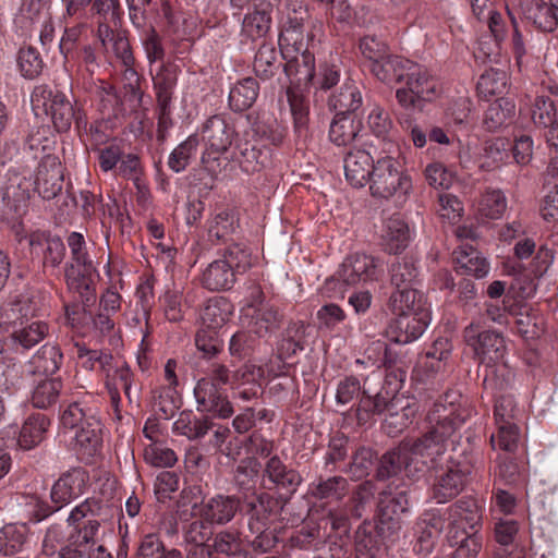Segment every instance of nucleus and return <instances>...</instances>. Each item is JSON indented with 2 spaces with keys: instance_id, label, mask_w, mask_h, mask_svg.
Here are the masks:
<instances>
[{
  "instance_id": "obj_24",
  "label": "nucleus",
  "mask_w": 558,
  "mask_h": 558,
  "mask_svg": "<svg viewBox=\"0 0 558 558\" xmlns=\"http://www.w3.org/2000/svg\"><path fill=\"white\" fill-rule=\"evenodd\" d=\"M376 160L364 149L349 151L344 157V173L348 182L354 187L368 183Z\"/></svg>"
},
{
  "instance_id": "obj_53",
  "label": "nucleus",
  "mask_w": 558,
  "mask_h": 558,
  "mask_svg": "<svg viewBox=\"0 0 558 558\" xmlns=\"http://www.w3.org/2000/svg\"><path fill=\"white\" fill-rule=\"evenodd\" d=\"M279 54L270 44H262L254 58V72L256 76L266 81L271 78L281 65Z\"/></svg>"
},
{
  "instance_id": "obj_19",
  "label": "nucleus",
  "mask_w": 558,
  "mask_h": 558,
  "mask_svg": "<svg viewBox=\"0 0 558 558\" xmlns=\"http://www.w3.org/2000/svg\"><path fill=\"white\" fill-rule=\"evenodd\" d=\"M241 510V499L235 495H216L202 504L199 514L203 521L211 524H227Z\"/></svg>"
},
{
  "instance_id": "obj_20",
  "label": "nucleus",
  "mask_w": 558,
  "mask_h": 558,
  "mask_svg": "<svg viewBox=\"0 0 558 558\" xmlns=\"http://www.w3.org/2000/svg\"><path fill=\"white\" fill-rule=\"evenodd\" d=\"M87 474L82 468H73L63 473L51 488V500L58 508L68 505L72 499L83 494Z\"/></svg>"
},
{
  "instance_id": "obj_12",
  "label": "nucleus",
  "mask_w": 558,
  "mask_h": 558,
  "mask_svg": "<svg viewBox=\"0 0 558 558\" xmlns=\"http://www.w3.org/2000/svg\"><path fill=\"white\" fill-rule=\"evenodd\" d=\"M194 396L197 410L211 413L220 418L231 417L234 413L232 402L226 395V390L218 387L209 378H201L195 388Z\"/></svg>"
},
{
  "instance_id": "obj_25",
  "label": "nucleus",
  "mask_w": 558,
  "mask_h": 558,
  "mask_svg": "<svg viewBox=\"0 0 558 558\" xmlns=\"http://www.w3.org/2000/svg\"><path fill=\"white\" fill-rule=\"evenodd\" d=\"M414 62L401 56L387 54L378 63L369 65L373 75L385 84L402 83Z\"/></svg>"
},
{
  "instance_id": "obj_35",
  "label": "nucleus",
  "mask_w": 558,
  "mask_h": 558,
  "mask_svg": "<svg viewBox=\"0 0 558 558\" xmlns=\"http://www.w3.org/2000/svg\"><path fill=\"white\" fill-rule=\"evenodd\" d=\"M409 227L400 217H390L385 222L381 233L383 250L389 254H399L409 243Z\"/></svg>"
},
{
  "instance_id": "obj_5",
  "label": "nucleus",
  "mask_w": 558,
  "mask_h": 558,
  "mask_svg": "<svg viewBox=\"0 0 558 558\" xmlns=\"http://www.w3.org/2000/svg\"><path fill=\"white\" fill-rule=\"evenodd\" d=\"M303 482L301 473L278 456L268 458L260 471L259 488L284 498L287 504Z\"/></svg>"
},
{
  "instance_id": "obj_52",
  "label": "nucleus",
  "mask_w": 558,
  "mask_h": 558,
  "mask_svg": "<svg viewBox=\"0 0 558 558\" xmlns=\"http://www.w3.org/2000/svg\"><path fill=\"white\" fill-rule=\"evenodd\" d=\"M287 98L293 118V129L298 138L308 135L310 108L303 96L296 94L291 87L287 89Z\"/></svg>"
},
{
  "instance_id": "obj_17",
  "label": "nucleus",
  "mask_w": 558,
  "mask_h": 558,
  "mask_svg": "<svg viewBox=\"0 0 558 558\" xmlns=\"http://www.w3.org/2000/svg\"><path fill=\"white\" fill-rule=\"evenodd\" d=\"M63 170L58 157L47 154L36 171L35 187L44 199L54 198L62 190Z\"/></svg>"
},
{
  "instance_id": "obj_50",
  "label": "nucleus",
  "mask_w": 558,
  "mask_h": 558,
  "mask_svg": "<svg viewBox=\"0 0 558 558\" xmlns=\"http://www.w3.org/2000/svg\"><path fill=\"white\" fill-rule=\"evenodd\" d=\"M508 75L499 69H488L478 78L476 90L481 98L488 99L493 96H500L506 93Z\"/></svg>"
},
{
  "instance_id": "obj_31",
  "label": "nucleus",
  "mask_w": 558,
  "mask_h": 558,
  "mask_svg": "<svg viewBox=\"0 0 558 558\" xmlns=\"http://www.w3.org/2000/svg\"><path fill=\"white\" fill-rule=\"evenodd\" d=\"M453 262L458 274L472 275L477 279L486 277L490 269L487 259L472 246H464L454 251Z\"/></svg>"
},
{
  "instance_id": "obj_2",
  "label": "nucleus",
  "mask_w": 558,
  "mask_h": 558,
  "mask_svg": "<svg viewBox=\"0 0 558 558\" xmlns=\"http://www.w3.org/2000/svg\"><path fill=\"white\" fill-rule=\"evenodd\" d=\"M102 512V502L95 498H87L71 511L68 522L74 529L60 547L59 558H112L105 545L112 529Z\"/></svg>"
},
{
  "instance_id": "obj_29",
  "label": "nucleus",
  "mask_w": 558,
  "mask_h": 558,
  "mask_svg": "<svg viewBox=\"0 0 558 558\" xmlns=\"http://www.w3.org/2000/svg\"><path fill=\"white\" fill-rule=\"evenodd\" d=\"M236 160L246 173L260 171L270 160V150L257 141H244L236 145Z\"/></svg>"
},
{
  "instance_id": "obj_58",
  "label": "nucleus",
  "mask_w": 558,
  "mask_h": 558,
  "mask_svg": "<svg viewBox=\"0 0 558 558\" xmlns=\"http://www.w3.org/2000/svg\"><path fill=\"white\" fill-rule=\"evenodd\" d=\"M307 16L306 10L299 5V9H293L292 13H288L287 21L283 23L279 41L290 45H296L303 39V26Z\"/></svg>"
},
{
  "instance_id": "obj_41",
  "label": "nucleus",
  "mask_w": 558,
  "mask_h": 558,
  "mask_svg": "<svg viewBox=\"0 0 558 558\" xmlns=\"http://www.w3.org/2000/svg\"><path fill=\"white\" fill-rule=\"evenodd\" d=\"M49 425L50 421L45 414L35 413L29 415L20 432V447L29 450L38 446L44 440Z\"/></svg>"
},
{
  "instance_id": "obj_40",
  "label": "nucleus",
  "mask_w": 558,
  "mask_h": 558,
  "mask_svg": "<svg viewBox=\"0 0 558 558\" xmlns=\"http://www.w3.org/2000/svg\"><path fill=\"white\" fill-rule=\"evenodd\" d=\"M29 244L33 251L41 248L45 269L57 268L65 256V245L59 236L32 235Z\"/></svg>"
},
{
  "instance_id": "obj_26",
  "label": "nucleus",
  "mask_w": 558,
  "mask_h": 558,
  "mask_svg": "<svg viewBox=\"0 0 558 558\" xmlns=\"http://www.w3.org/2000/svg\"><path fill=\"white\" fill-rule=\"evenodd\" d=\"M262 368L252 364H245L239 368L234 374L239 383L233 387L232 399L236 403L239 401L245 403L257 400L263 390L256 378L262 377Z\"/></svg>"
},
{
  "instance_id": "obj_63",
  "label": "nucleus",
  "mask_w": 558,
  "mask_h": 558,
  "mask_svg": "<svg viewBox=\"0 0 558 558\" xmlns=\"http://www.w3.org/2000/svg\"><path fill=\"white\" fill-rule=\"evenodd\" d=\"M378 534H373V525L364 521L355 532V549L360 558H375L378 549Z\"/></svg>"
},
{
  "instance_id": "obj_4",
  "label": "nucleus",
  "mask_w": 558,
  "mask_h": 558,
  "mask_svg": "<svg viewBox=\"0 0 558 558\" xmlns=\"http://www.w3.org/2000/svg\"><path fill=\"white\" fill-rule=\"evenodd\" d=\"M377 157L369 178V192L373 197L389 199L396 197L405 202L413 190L412 179L395 149Z\"/></svg>"
},
{
  "instance_id": "obj_64",
  "label": "nucleus",
  "mask_w": 558,
  "mask_h": 558,
  "mask_svg": "<svg viewBox=\"0 0 558 558\" xmlns=\"http://www.w3.org/2000/svg\"><path fill=\"white\" fill-rule=\"evenodd\" d=\"M137 558H183L178 549L167 550L162 541L155 534L144 536L137 550Z\"/></svg>"
},
{
  "instance_id": "obj_38",
  "label": "nucleus",
  "mask_w": 558,
  "mask_h": 558,
  "mask_svg": "<svg viewBox=\"0 0 558 558\" xmlns=\"http://www.w3.org/2000/svg\"><path fill=\"white\" fill-rule=\"evenodd\" d=\"M213 548L216 553L229 557L248 558L245 537L238 529H226L214 537Z\"/></svg>"
},
{
  "instance_id": "obj_54",
  "label": "nucleus",
  "mask_w": 558,
  "mask_h": 558,
  "mask_svg": "<svg viewBox=\"0 0 558 558\" xmlns=\"http://www.w3.org/2000/svg\"><path fill=\"white\" fill-rule=\"evenodd\" d=\"M49 335V326L46 322H28L12 331L11 338L24 349H31Z\"/></svg>"
},
{
  "instance_id": "obj_36",
  "label": "nucleus",
  "mask_w": 558,
  "mask_h": 558,
  "mask_svg": "<svg viewBox=\"0 0 558 558\" xmlns=\"http://www.w3.org/2000/svg\"><path fill=\"white\" fill-rule=\"evenodd\" d=\"M511 141L505 137H496L485 142L483 153L478 157V168L490 172L505 165L510 156Z\"/></svg>"
},
{
  "instance_id": "obj_46",
  "label": "nucleus",
  "mask_w": 558,
  "mask_h": 558,
  "mask_svg": "<svg viewBox=\"0 0 558 558\" xmlns=\"http://www.w3.org/2000/svg\"><path fill=\"white\" fill-rule=\"evenodd\" d=\"M348 489L349 482L343 476H319L315 483L311 484L308 493L315 499L331 498L336 500H341L347 495Z\"/></svg>"
},
{
  "instance_id": "obj_42",
  "label": "nucleus",
  "mask_w": 558,
  "mask_h": 558,
  "mask_svg": "<svg viewBox=\"0 0 558 558\" xmlns=\"http://www.w3.org/2000/svg\"><path fill=\"white\" fill-rule=\"evenodd\" d=\"M214 426L211 418L208 416H197L192 411H183L174 422L173 429L194 440L203 438Z\"/></svg>"
},
{
  "instance_id": "obj_37",
  "label": "nucleus",
  "mask_w": 558,
  "mask_h": 558,
  "mask_svg": "<svg viewBox=\"0 0 558 558\" xmlns=\"http://www.w3.org/2000/svg\"><path fill=\"white\" fill-rule=\"evenodd\" d=\"M259 94L258 82L251 76L239 80L230 89L229 107L234 112L248 110Z\"/></svg>"
},
{
  "instance_id": "obj_56",
  "label": "nucleus",
  "mask_w": 558,
  "mask_h": 558,
  "mask_svg": "<svg viewBox=\"0 0 558 558\" xmlns=\"http://www.w3.org/2000/svg\"><path fill=\"white\" fill-rule=\"evenodd\" d=\"M199 145L197 135H190L185 141L179 144L170 154L168 159L169 168L174 172H181L186 169L192 158L196 155Z\"/></svg>"
},
{
  "instance_id": "obj_43",
  "label": "nucleus",
  "mask_w": 558,
  "mask_h": 558,
  "mask_svg": "<svg viewBox=\"0 0 558 558\" xmlns=\"http://www.w3.org/2000/svg\"><path fill=\"white\" fill-rule=\"evenodd\" d=\"M342 63L339 60H325L319 62L315 69L312 86L315 88V96L338 88L341 82Z\"/></svg>"
},
{
  "instance_id": "obj_14",
  "label": "nucleus",
  "mask_w": 558,
  "mask_h": 558,
  "mask_svg": "<svg viewBox=\"0 0 558 558\" xmlns=\"http://www.w3.org/2000/svg\"><path fill=\"white\" fill-rule=\"evenodd\" d=\"M449 535L480 532L482 527V511L473 498H461L447 509Z\"/></svg>"
},
{
  "instance_id": "obj_60",
  "label": "nucleus",
  "mask_w": 558,
  "mask_h": 558,
  "mask_svg": "<svg viewBox=\"0 0 558 558\" xmlns=\"http://www.w3.org/2000/svg\"><path fill=\"white\" fill-rule=\"evenodd\" d=\"M63 362V354L57 344L46 343L34 356V364L38 372L46 375L56 374Z\"/></svg>"
},
{
  "instance_id": "obj_34",
  "label": "nucleus",
  "mask_w": 558,
  "mask_h": 558,
  "mask_svg": "<svg viewBox=\"0 0 558 558\" xmlns=\"http://www.w3.org/2000/svg\"><path fill=\"white\" fill-rule=\"evenodd\" d=\"M354 117L335 113L328 132L331 143L337 146H347L356 140L363 129V123L361 119Z\"/></svg>"
},
{
  "instance_id": "obj_16",
  "label": "nucleus",
  "mask_w": 558,
  "mask_h": 558,
  "mask_svg": "<svg viewBox=\"0 0 558 558\" xmlns=\"http://www.w3.org/2000/svg\"><path fill=\"white\" fill-rule=\"evenodd\" d=\"M379 271L378 259L371 255L355 253L344 259L338 275L345 286H355L360 282L377 280Z\"/></svg>"
},
{
  "instance_id": "obj_57",
  "label": "nucleus",
  "mask_w": 558,
  "mask_h": 558,
  "mask_svg": "<svg viewBox=\"0 0 558 558\" xmlns=\"http://www.w3.org/2000/svg\"><path fill=\"white\" fill-rule=\"evenodd\" d=\"M239 227L238 219L232 209H222L211 219L208 227V235L210 240L227 242L228 238L233 234Z\"/></svg>"
},
{
  "instance_id": "obj_13",
  "label": "nucleus",
  "mask_w": 558,
  "mask_h": 558,
  "mask_svg": "<svg viewBox=\"0 0 558 558\" xmlns=\"http://www.w3.org/2000/svg\"><path fill=\"white\" fill-rule=\"evenodd\" d=\"M134 383V374L131 371L130 366L124 363L122 366L118 367L114 371L112 377L107 375L106 388L110 396L111 407L116 414L117 420H121V410H120V388L123 390L125 398L129 401L131 408H140V389L133 387Z\"/></svg>"
},
{
  "instance_id": "obj_15",
  "label": "nucleus",
  "mask_w": 558,
  "mask_h": 558,
  "mask_svg": "<svg viewBox=\"0 0 558 558\" xmlns=\"http://www.w3.org/2000/svg\"><path fill=\"white\" fill-rule=\"evenodd\" d=\"M387 327V336L396 343H409L416 340L427 327L429 311L417 313L396 314Z\"/></svg>"
},
{
  "instance_id": "obj_22",
  "label": "nucleus",
  "mask_w": 558,
  "mask_h": 558,
  "mask_svg": "<svg viewBox=\"0 0 558 558\" xmlns=\"http://www.w3.org/2000/svg\"><path fill=\"white\" fill-rule=\"evenodd\" d=\"M246 328L257 337H266L279 329L282 314L272 305L254 306L246 308Z\"/></svg>"
},
{
  "instance_id": "obj_11",
  "label": "nucleus",
  "mask_w": 558,
  "mask_h": 558,
  "mask_svg": "<svg viewBox=\"0 0 558 558\" xmlns=\"http://www.w3.org/2000/svg\"><path fill=\"white\" fill-rule=\"evenodd\" d=\"M286 505L284 498L277 497L264 489L241 499V510L247 517V527L270 525L272 519L281 514Z\"/></svg>"
},
{
  "instance_id": "obj_8",
  "label": "nucleus",
  "mask_w": 558,
  "mask_h": 558,
  "mask_svg": "<svg viewBox=\"0 0 558 558\" xmlns=\"http://www.w3.org/2000/svg\"><path fill=\"white\" fill-rule=\"evenodd\" d=\"M403 375V372H399V374L393 371L387 373L384 387L375 395H372L371 388L367 387L369 378L365 379L363 391L355 409L359 424H365L372 415L381 414L389 408L395 396L401 389Z\"/></svg>"
},
{
  "instance_id": "obj_27",
  "label": "nucleus",
  "mask_w": 558,
  "mask_h": 558,
  "mask_svg": "<svg viewBox=\"0 0 558 558\" xmlns=\"http://www.w3.org/2000/svg\"><path fill=\"white\" fill-rule=\"evenodd\" d=\"M75 444L81 459L89 462L102 447L101 424L97 417H88L75 435Z\"/></svg>"
},
{
  "instance_id": "obj_7",
  "label": "nucleus",
  "mask_w": 558,
  "mask_h": 558,
  "mask_svg": "<svg viewBox=\"0 0 558 558\" xmlns=\"http://www.w3.org/2000/svg\"><path fill=\"white\" fill-rule=\"evenodd\" d=\"M404 83L405 87L396 92L398 104L404 109L421 108L422 102L437 97L438 81L423 65L414 62Z\"/></svg>"
},
{
  "instance_id": "obj_45",
  "label": "nucleus",
  "mask_w": 558,
  "mask_h": 558,
  "mask_svg": "<svg viewBox=\"0 0 558 558\" xmlns=\"http://www.w3.org/2000/svg\"><path fill=\"white\" fill-rule=\"evenodd\" d=\"M283 71L291 84H312L315 72V57L306 50L300 57L288 60L283 65Z\"/></svg>"
},
{
  "instance_id": "obj_32",
  "label": "nucleus",
  "mask_w": 558,
  "mask_h": 558,
  "mask_svg": "<svg viewBox=\"0 0 558 558\" xmlns=\"http://www.w3.org/2000/svg\"><path fill=\"white\" fill-rule=\"evenodd\" d=\"M239 274L220 258L211 262L202 274L201 282L209 291L230 290L236 282Z\"/></svg>"
},
{
  "instance_id": "obj_47",
  "label": "nucleus",
  "mask_w": 558,
  "mask_h": 558,
  "mask_svg": "<svg viewBox=\"0 0 558 558\" xmlns=\"http://www.w3.org/2000/svg\"><path fill=\"white\" fill-rule=\"evenodd\" d=\"M514 110L512 100L499 97L485 110L483 124L487 131L494 132L511 121Z\"/></svg>"
},
{
  "instance_id": "obj_6",
  "label": "nucleus",
  "mask_w": 558,
  "mask_h": 558,
  "mask_svg": "<svg viewBox=\"0 0 558 558\" xmlns=\"http://www.w3.org/2000/svg\"><path fill=\"white\" fill-rule=\"evenodd\" d=\"M234 134V128L221 116H213L205 122L203 140L206 149L202 156V165L211 177L220 171L219 157L229 149Z\"/></svg>"
},
{
  "instance_id": "obj_51",
  "label": "nucleus",
  "mask_w": 558,
  "mask_h": 558,
  "mask_svg": "<svg viewBox=\"0 0 558 558\" xmlns=\"http://www.w3.org/2000/svg\"><path fill=\"white\" fill-rule=\"evenodd\" d=\"M287 98L293 118V129L298 138L308 135L310 108L303 96L296 94L291 87L287 89Z\"/></svg>"
},
{
  "instance_id": "obj_3",
  "label": "nucleus",
  "mask_w": 558,
  "mask_h": 558,
  "mask_svg": "<svg viewBox=\"0 0 558 558\" xmlns=\"http://www.w3.org/2000/svg\"><path fill=\"white\" fill-rule=\"evenodd\" d=\"M31 99L34 108L45 109L59 133L68 132L72 123L78 131L87 130V114L80 99L72 101L63 92L46 84L36 86Z\"/></svg>"
},
{
  "instance_id": "obj_18",
  "label": "nucleus",
  "mask_w": 558,
  "mask_h": 558,
  "mask_svg": "<svg viewBox=\"0 0 558 558\" xmlns=\"http://www.w3.org/2000/svg\"><path fill=\"white\" fill-rule=\"evenodd\" d=\"M363 106L361 85L351 77H344L342 84L327 98V107L338 114L356 116Z\"/></svg>"
},
{
  "instance_id": "obj_30",
  "label": "nucleus",
  "mask_w": 558,
  "mask_h": 558,
  "mask_svg": "<svg viewBox=\"0 0 558 558\" xmlns=\"http://www.w3.org/2000/svg\"><path fill=\"white\" fill-rule=\"evenodd\" d=\"M98 38L106 51L112 50L121 61V65H130L135 58L132 53L129 39L123 32H116L107 23H99Z\"/></svg>"
},
{
  "instance_id": "obj_55",
  "label": "nucleus",
  "mask_w": 558,
  "mask_h": 558,
  "mask_svg": "<svg viewBox=\"0 0 558 558\" xmlns=\"http://www.w3.org/2000/svg\"><path fill=\"white\" fill-rule=\"evenodd\" d=\"M270 13L271 11L269 10L255 7L253 12H248L244 16L242 24L243 33L252 39L264 37L270 28Z\"/></svg>"
},
{
  "instance_id": "obj_28",
  "label": "nucleus",
  "mask_w": 558,
  "mask_h": 558,
  "mask_svg": "<svg viewBox=\"0 0 558 558\" xmlns=\"http://www.w3.org/2000/svg\"><path fill=\"white\" fill-rule=\"evenodd\" d=\"M262 468L254 459H243L233 471V485L239 499H244L258 493L257 482L260 481Z\"/></svg>"
},
{
  "instance_id": "obj_44",
  "label": "nucleus",
  "mask_w": 558,
  "mask_h": 558,
  "mask_svg": "<svg viewBox=\"0 0 558 558\" xmlns=\"http://www.w3.org/2000/svg\"><path fill=\"white\" fill-rule=\"evenodd\" d=\"M233 305L223 296L209 299L202 310V327L220 329L230 318Z\"/></svg>"
},
{
  "instance_id": "obj_23",
  "label": "nucleus",
  "mask_w": 558,
  "mask_h": 558,
  "mask_svg": "<svg viewBox=\"0 0 558 558\" xmlns=\"http://www.w3.org/2000/svg\"><path fill=\"white\" fill-rule=\"evenodd\" d=\"M95 272V267L84 269L65 266L64 268L68 290L85 305H93L96 301Z\"/></svg>"
},
{
  "instance_id": "obj_9",
  "label": "nucleus",
  "mask_w": 558,
  "mask_h": 558,
  "mask_svg": "<svg viewBox=\"0 0 558 558\" xmlns=\"http://www.w3.org/2000/svg\"><path fill=\"white\" fill-rule=\"evenodd\" d=\"M463 339L482 364L493 365L501 361L506 353L504 336L496 330H484L478 323H471L463 330Z\"/></svg>"
},
{
  "instance_id": "obj_59",
  "label": "nucleus",
  "mask_w": 558,
  "mask_h": 558,
  "mask_svg": "<svg viewBox=\"0 0 558 558\" xmlns=\"http://www.w3.org/2000/svg\"><path fill=\"white\" fill-rule=\"evenodd\" d=\"M62 381L59 378L39 381L32 393V403L35 408L47 409L54 404L60 396Z\"/></svg>"
},
{
  "instance_id": "obj_1",
  "label": "nucleus",
  "mask_w": 558,
  "mask_h": 558,
  "mask_svg": "<svg viewBox=\"0 0 558 558\" xmlns=\"http://www.w3.org/2000/svg\"><path fill=\"white\" fill-rule=\"evenodd\" d=\"M459 399L460 395L446 392L436 401L426 414L422 435L403 439L398 447L381 456L376 470L377 480L386 481L402 471L407 477L415 480L435 468L437 459L447 451L448 440L470 416V411Z\"/></svg>"
},
{
  "instance_id": "obj_10",
  "label": "nucleus",
  "mask_w": 558,
  "mask_h": 558,
  "mask_svg": "<svg viewBox=\"0 0 558 558\" xmlns=\"http://www.w3.org/2000/svg\"><path fill=\"white\" fill-rule=\"evenodd\" d=\"M439 460V458L437 459ZM429 470L435 471L432 485V497L438 504H445L456 498L464 488L470 468L459 461L450 459L445 466H436Z\"/></svg>"
},
{
  "instance_id": "obj_49",
  "label": "nucleus",
  "mask_w": 558,
  "mask_h": 558,
  "mask_svg": "<svg viewBox=\"0 0 558 558\" xmlns=\"http://www.w3.org/2000/svg\"><path fill=\"white\" fill-rule=\"evenodd\" d=\"M219 258L230 265L233 272L243 275L253 266L252 251L242 242H232L219 253Z\"/></svg>"
},
{
  "instance_id": "obj_39",
  "label": "nucleus",
  "mask_w": 558,
  "mask_h": 558,
  "mask_svg": "<svg viewBox=\"0 0 558 558\" xmlns=\"http://www.w3.org/2000/svg\"><path fill=\"white\" fill-rule=\"evenodd\" d=\"M389 306L395 314L429 311L426 306L423 294L414 287L396 289V291L390 295Z\"/></svg>"
},
{
  "instance_id": "obj_61",
  "label": "nucleus",
  "mask_w": 558,
  "mask_h": 558,
  "mask_svg": "<svg viewBox=\"0 0 558 558\" xmlns=\"http://www.w3.org/2000/svg\"><path fill=\"white\" fill-rule=\"evenodd\" d=\"M450 545L457 546L451 558H476L482 548V536L478 532L453 534L448 536Z\"/></svg>"
},
{
  "instance_id": "obj_62",
  "label": "nucleus",
  "mask_w": 558,
  "mask_h": 558,
  "mask_svg": "<svg viewBox=\"0 0 558 558\" xmlns=\"http://www.w3.org/2000/svg\"><path fill=\"white\" fill-rule=\"evenodd\" d=\"M374 498V486L369 481L363 482L353 492L347 504V512L351 518L361 519Z\"/></svg>"
},
{
  "instance_id": "obj_33",
  "label": "nucleus",
  "mask_w": 558,
  "mask_h": 558,
  "mask_svg": "<svg viewBox=\"0 0 558 558\" xmlns=\"http://www.w3.org/2000/svg\"><path fill=\"white\" fill-rule=\"evenodd\" d=\"M366 123L371 133L383 141L385 145L383 153H392V149H395L400 155L398 145L391 138L393 122L390 114L383 107L375 105L367 116Z\"/></svg>"
},
{
  "instance_id": "obj_48",
  "label": "nucleus",
  "mask_w": 558,
  "mask_h": 558,
  "mask_svg": "<svg viewBox=\"0 0 558 558\" xmlns=\"http://www.w3.org/2000/svg\"><path fill=\"white\" fill-rule=\"evenodd\" d=\"M290 548L300 550H320L326 547V535L318 525H304L292 533L288 539Z\"/></svg>"
},
{
  "instance_id": "obj_21",
  "label": "nucleus",
  "mask_w": 558,
  "mask_h": 558,
  "mask_svg": "<svg viewBox=\"0 0 558 558\" xmlns=\"http://www.w3.org/2000/svg\"><path fill=\"white\" fill-rule=\"evenodd\" d=\"M445 527V520L437 514H426L414 525L413 551L426 557L429 555Z\"/></svg>"
}]
</instances>
